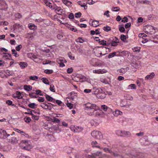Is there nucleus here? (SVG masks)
Returning <instances> with one entry per match:
<instances>
[{
  "instance_id": "obj_37",
  "label": "nucleus",
  "mask_w": 158,
  "mask_h": 158,
  "mask_svg": "<svg viewBox=\"0 0 158 158\" xmlns=\"http://www.w3.org/2000/svg\"><path fill=\"white\" fill-rule=\"evenodd\" d=\"M94 155L95 157V156H101L102 155V153L101 152H97L96 153H94Z\"/></svg>"
},
{
  "instance_id": "obj_35",
  "label": "nucleus",
  "mask_w": 158,
  "mask_h": 158,
  "mask_svg": "<svg viewBox=\"0 0 158 158\" xmlns=\"http://www.w3.org/2000/svg\"><path fill=\"white\" fill-rule=\"evenodd\" d=\"M49 89L51 91L54 92H55V89L54 88V86L53 85H50Z\"/></svg>"
},
{
  "instance_id": "obj_60",
  "label": "nucleus",
  "mask_w": 158,
  "mask_h": 158,
  "mask_svg": "<svg viewBox=\"0 0 158 158\" xmlns=\"http://www.w3.org/2000/svg\"><path fill=\"white\" fill-rule=\"evenodd\" d=\"M92 89H85L84 90V92L86 93H88L91 92Z\"/></svg>"
},
{
  "instance_id": "obj_11",
  "label": "nucleus",
  "mask_w": 158,
  "mask_h": 158,
  "mask_svg": "<svg viewBox=\"0 0 158 158\" xmlns=\"http://www.w3.org/2000/svg\"><path fill=\"white\" fill-rule=\"evenodd\" d=\"M101 89L100 88H94L92 89V91L94 94L97 95L99 93Z\"/></svg>"
},
{
  "instance_id": "obj_10",
  "label": "nucleus",
  "mask_w": 158,
  "mask_h": 158,
  "mask_svg": "<svg viewBox=\"0 0 158 158\" xmlns=\"http://www.w3.org/2000/svg\"><path fill=\"white\" fill-rule=\"evenodd\" d=\"M40 106L45 109H48L50 110L51 109V108L50 107V106H48V104L46 103H41V104L40 105Z\"/></svg>"
},
{
  "instance_id": "obj_13",
  "label": "nucleus",
  "mask_w": 158,
  "mask_h": 158,
  "mask_svg": "<svg viewBox=\"0 0 158 158\" xmlns=\"http://www.w3.org/2000/svg\"><path fill=\"white\" fill-rule=\"evenodd\" d=\"M46 98L47 100L50 102H51L55 103V100L53 99L52 97L48 95H46Z\"/></svg>"
},
{
  "instance_id": "obj_25",
  "label": "nucleus",
  "mask_w": 158,
  "mask_h": 158,
  "mask_svg": "<svg viewBox=\"0 0 158 158\" xmlns=\"http://www.w3.org/2000/svg\"><path fill=\"white\" fill-rule=\"evenodd\" d=\"M41 80L44 83V84L47 85L49 84V82L48 80L46 78H43L41 79Z\"/></svg>"
},
{
  "instance_id": "obj_45",
  "label": "nucleus",
  "mask_w": 158,
  "mask_h": 158,
  "mask_svg": "<svg viewBox=\"0 0 158 158\" xmlns=\"http://www.w3.org/2000/svg\"><path fill=\"white\" fill-rule=\"evenodd\" d=\"M119 31L121 32H123L125 31V29L123 27H119Z\"/></svg>"
},
{
  "instance_id": "obj_43",
  "label": "nucleus",
  "mask_w": 158,
  "mask_h": 158,
  "mask_svg": "<svg viewBox=\"0 0 158 158\" xmlns=\"http://www.w3.org/2000/svg\"><path fill=\"white\" fill-rule=\"evenodd\" d=\"M45 4L46 5V6H49V7L52 8V6L51 5L52 4L50 2H48L47 1H45Z\"/></svg>"
},
{
  "instance_id": "obj_6",
  "label": "nucleus",
  "mask_w": 158,
  "mask_h": 158,
  "mask_svg": "<svg viewBox=\"0 0 158 158\" xmlns=\"http://www.w3.org/2000/svg\"><path fill=\"white\" fill-rule=\"evenodd\" d=\"M129 69V68L128 67H127L126 68H121L120 69H118L117 72L119 73L120 75H123Z\"/></svg>"
},
{
  "instance_id": "obj_8",
  "label": "nucleus",
  "mask_w": 158,
  "mask_h": 158,
  "mask_svg": "<svg viewBox=\"0 0 158 158\" xmlns=\"http://www.w3.org/2000/svg\"><path fill=\"white\" fill-rule=\"evenodd\" d=\"M119 54H118L117 56H128L129 54H130L129 52L127 51H123L121 52H119Z\"/></svg>"
},
{
  "instance_id": "obj_9",
  "label": "nucleus",
  "mask_w": 158,
  "mask_h": 158,
  "mask_svg": "<svg viewBox=\"0 0 158 158\" xmlns=\"http://www.w3.org/2000/svg\"><path fill=\"white\" fill-rule=\"evenodd\" d=\"M43 23V25L44 26H48L49 24V21L48 19H42V20L40 19V22Z\"/></svg>"
},
{
  "instance_id": "obj_12",
  "label": "nucleus",
  "mask_w": 158,
  "mask_h": 158,
  "mask_svg": "<svg viewBox=\"0 0 158 158\" xmlns=\"http://www.w3.org/2000/svg\"><path fill=\"white\" fill-rule=\"evenodd\" d=\"M155 74L154 73H152L150 75H147L145 77V80H150L153 78L155 76Z\"/></svg>"
},
{
  "instance_id": "obj_19",
  "label": "nucleus",
  "mask_w": 158,
  "mask_h": 158,
  "mask_svg": "<svg viewBox=\"0 0 158 158\" xmlns=\"http://www.w3.org/2000/svg\"><path fill=\"white\" fill-rule=\"evenodd\" d=\"M19 64L21 68L23 69L24 68H25L27 67V63L25 62H20Z\"/></svg>"
},
{
  "instance_id": "obj_42",
  "label": "nucleus",
  "mask_w": 158,
  "mask_h": 158,
  "mask_svg": "<svg viewBox=\"0 0 158 158\" xmlns=\"http://www.w3.org/2000/svg\"><path fill=\"white\" fill-rule=\"evenodd\" d=\"M6 103L8 104L9 105H11L12 106H14V104H12V102L10 100H7L6 101Z\"/></svg>"
},
{
  "instance_id": "obj_22",
  "label": "nucleus",
  "mask_w": 158,
  "mask_h": 158,
  "mask_svg": "<svg viewBox=\"0 0 158 158\" xmlns=\"http://www.w3.org/2000/svg\"><path fill=\"white\" fill-rule=\"evenodd\" d=\"M32 115V118L35 120H38L39 119V116L37 114H31Z\"/></svg>"
},
{
  "instance_id": "obj_14",
  "label": "nucleus",
  "mask_w": 158,
  "mask_h": 158,
  "mask_svg": "<svg viewBox=\"0 0 158 158\" xmlns=\"http://www.w3.org/2000/svg\"><path fill=\"white\" fill-rule=\"evenodd\" d=\"M74 128L72 129L73 130L74 132H79L82 131L83 129L81 127L77 126L76 127H74Z\"/></svg>"
},
{
  "instance_id": "obj_3",
  "label": "nucleus",
  "mask_w": 158,
  "mask_h": 158,
  "mask_svg": "<svg viewBox=\"0 0 158 158\" xmlns=\"http://www.w3.org/2000/svg\"><path fill=\"white\" fill-rule=\"evenodd\" d=\"M97 107V106L95 104H92V105L91 106H90L89 107L88 109H87V110H89L90 112H90L89 114L90 115H92L93 114L94 112V110H96V109H98V107H97V108L96 109L95 108Z\"/></svg>"
},
{
  "instance_id": "obj_54",
  "label": "nucleus",
  "mask_w": 158,
  "mask_h": 158,
  "mask_svg": "<svg viewBox=\"0 0 158 158\" xmlns=\"http://www.w3.org/2000/svg\"><path fill=\"white\" fill-rule=\"evenodd\" d=\"M22 48V46L20 44L18 45L16 47V49L17 51L20 50V49Z\"/></svg>"
},
{
  "instance_id": "obj_41",
  "label": "nucleus",
  "mask_w": 158,
  "mask_h": 158,
  "mask_svg": "<svg viewBox=\"0 0 158 158\" xmlns=\"http://www.w3.org/2000/svg\"><path fill=\"white\" fill-rule=\"evenodd\" d=\"M126 36L125 35H121L120 39L122 41H124L125 40H126Z\"/></svg>"
},
{
  "instance_id": "obj_46",
  "label": "nucleus",
  "mask_w": 158,
  "mask_h": 158,
  "mask_svg": "<svg viewBox=\"0 0 158 158\" xmlns=\"http://www.w3.org/2000/svg\"><path fill=\"white\" fill-rule=\"evenodd\" d=\"M69 18L71 19H73L74 18L73 14L72 13H71L69 15Z\"/></svg>"
},
{
  "instance_id": "obj_51",
  "label": "nucleus",
  "mask_w": 158,
  "mask_h": 158,
  "mask_svg": "<svg viewBox=\"0 0 158 158\" xmlns=\"http://www.w3.org/2000/svg\"><path fill=\"white\" fill-rule=\"evenodd\" d=\"M114 40V39H112L110 38L107 39L106 40V42L107 43H110L111 44L112 43L113 40Z\"/></svg>"
},
{
  "instance_id": "obj_36",
  "label": "nucleus",
  "mask_w": 158,
  "mask_h": 158,
  "mask_svg": "<svg viewBox=\"0 0 158 158\" xmlns=\"http://www.w3.org/2000/svg\"><path fill=\"white\" fill-rule=\"evenodd\" d=\"M92 105V104L89 103H88L86 104H85V110H87V109H88L89 107L90 106H91Z\"/></svg>"
},
{
  "instance_id": "obj_55",
  "label": "nucleus",
  "mask_w": 158,
  "mask_h": 158,
  "mask_svg": "<svg viewBox=\"0 0 158 158\" xmlns=\"http://www.w3.org/2000/svg\"><path fill=\"white\" fill-rule=\"evenodd\" d=\"M15 17L16 18L20 19L22 17V15L19 13H17L15 15Z\"/></svg>"
},
{
  "instance_id": "obj_44",
  "label": "nucleus",
  "mask_w": 158,
  "mask_h": 158,
  "mask_svg": "<svg viewBox=\"0 0 158 158\" xmlns=\"http://www.w3.org/2000/svg\"><path fill=\"white\" fill-rule=\"evenodd\" d=\"M16 131L18 132V133H23L24 134L23 135L25 136H26L27 137V136H28V135L27 134H26V133H25L23 131H20V130H19V129H16Z\"/></svg>"
},
{
  "instance_id": "obj_1",
  "label": "nucleus",
  "mask_w": 158,
  "mask_h": 158,
  "mask_svg": "<svg viewBox=\"0 0 158 158\" xmlns=\"http://www.w3.org/2000/svg\"><path fill=\"white\" fill-rule=\"evenodd\" d=\"M92 136L95 138L100 139L102 138V135L100 132L94 130L91 133Z\"/></svg>"
},
{
  "instance_id": "obj_40",
  "label": "nucleus",
  "mask_w": 158,
  "mask_h": 158,
  "mask_svg": "<svg viewBox=\"0 0 158 158\" xmlns=\"http://www.w3.org/2000/svg\"><path fill=\"white\" fill-rule=\"evenodd\" d=\"M12 54H14V56L15 57H17L18 56V55L17 54V53L15 49H12Z\"/></svg>"
},
{
  "instance_id": "obj_34",
  "label": "nucleus",
  "mask_w": 158,
  "mask_h": 158,
  "mask_svg": "<svg viewBox=\"0 0 158 158\" xmlns=\"http://www.w3.org/2000/svg\"><path fill=\"white\" fill-rule=\"evenodd\" d=\"M62 10V9H61L60 7H57L55 9V11L57 13H60V11Z\"/></svg>"
},
{
  "instance_id": "obj_28",
  "label": "nucleus",
  "mask_w": 158,
  "mask_h": 158,
  "mask_svg": "<svg viewBox=\"0 0 158 158\" xmlns=\"http://www.w3.org/2000/svg\"><path fill=\"white\" fill-rule=\"evenodd\" d=\"M98 144L97 142L96 141H93L91 143V144L93 147H95L97 148H99L100 147L99 146L96 145V144Z\"/></svg>"
},
{
  "instance_id": "obj_53",
  "label": "nucleus",
  "mask_w": 158,
  "mask_h": 158,
  "mask_svg": "<svg viewBox=\"0 0 158 158\" xmlns=\"http://www.w3.org/2000/svg\"><path fill=\"white\" fill-rule=\"evenodd\" d=\"M25 121L26 123H29L31 120V119L29 117H26L25 118Z\"/></svg>"
},
{
  "instance_id": "obj_59",
  "label": "nucleus",
  "mask_w": 158,
  "mask_h": 158,
  "mask_svg": "<svg viewBox=\"0 0 158 158\" xmlns=\"http://www.w3.org/2000/svg\"><path fill=\"white\" fill-rule=\"evenodd\" d=\"M51 61L49 60H46L42 62V64H47L51 62Z\"/></svg>"
},
{
  "instance_id": "obj_20",
  "label": "nucleus",
  "mask_w": 158,
  "mask_h": 158,
  "mask_svg": "<svg viewBox=\"0 0 158 158\" xmlns=\"http://www.w3.org/2000/svg\"><path fill=\"white\" fill-rule=\"evenodd\" d=\"M32 89V87L31 85H25L24 86V89L27 91L31 90Z\"/></svg>"
},
{
  "instance_id": "obj_18",
  "label": "nucleus",
  "mask_w": 158,
  "mask_h": 158,
  "mask_svg": "<svg viewBox=\"0 0 158 158\" xmlns=\"http://www.w3.org/2000/svg\"><path fill=\"white\" fill-rule=\"evenodd\" d=\"M99 29H98L95 30V31L94 30H91L90 31V33L91 35H94V34H99L100 32H99Z\"/></svg>"
},
{
  "instance_id": "obj_56",
  "label": "nucleus",
  "mask_w": 158,
  "mask_h": 158,
  "mask_svg": "<svg viewBox=\"0 0 158 158\" xmlns=\"http://www.w3.org/2000/svg\"><path fill=\"white\" fill-rule=\"evenodd\" d=\"M131 26V23H127L125 25V27L126 28H127L130 27Z\"/></svg>"
},
{
  "instance_id": "obj_32",
  "label": "nucleus",
  "mask_w": 158,
  "mask_h": 158,
  "mask_svg": "<svg viewBox=\"0 0 158 158\" xmlns=\"http://www.w3.org/2000/svg\"><path fill=\"white\" fill-rule=\"evenodd\" d=\"M101 108L104 111H106L108 109H109L108 107H107L105 105H102L101 106Z\"/></svg>"
},
{
  "instance_id": "obj_31",
  "label": "nucleus",
  "mask_w": 158,
  "mask_h": 158,
  "mask_svg": "<svg viewBox=\"0 0 158 158\" xmlns=\"http://www.w3.org/2000/svg\"><path fill=\"white\" fill-rule=\"evenodd\" d=\"M38 78V77L36 76H31L29 77V79L30 80H36Z\"/></svg>"
},
{
  "instance_id": "obj_26",
  "label": "nucleus",
  "mask_w": 158,
  "mask_h": 158,
  "mask_svg": "<svg viewBox=\"0 0 158 158\" xmlns=\"http://www.w3.org/2000/svg\"><path fill=\"white\" fill-rule=\"evenodd\" d=\"M97 47L99 48H101V50L102 52L103 53H104V54L105 53H106V47H99V46H98V47Z\"/></svg>"
},
{
  "instance_id": "obj_16",
  "label": "nucleus",
  "mask_w": 158,
  "mask_h": 158,
  "mask_svg": "<svg viewBox=\"0 0 158 158\" xmlns=\"http://www.w3.org/2000/svg\"><path fill=\"white\" fill-rule=\"evenodd\" d=\"M99 23L98 21L96 20H94L92 21V25L94 27H97L99 26Z\"/></svg>"
},
{
  "instance_id": "obj_29",
  "label": "nucleus",
  "mask_w": 158,
  "mask_h": 158,
  "mask_svg": "<svg viewBox=\"0 0 158 158\" xmlns=\"http://www.w3.org/2000/svg\"><path fill=\"white\" fill-rule=\"evenodd\" d=\"M116 53L117 52H113L112 53H110L108 55V58H110L114 56H115L116 55Z\"/></svg>"
},
{
  "instance_id": "obj_23",
  "label": "nucleus",
  "mask_w": 158,
  "mask_h": 158,
  "mask_svg": "<svg viewBox=\"0 0 158 158\" xmlns=\"http://www.w3.org/2000/svg\"><path fill=\"white\" fill-rule=\"evenodd\" d=\"M96 40L97 41H98L99 43L100 44H102L104 46H105V44L106 43V41L105 40H102L101 41H100V39H99L98 40Z\"/></svg>"
},
{
  "instance_id": "obj_33",
  "label": "nucleus",
  "mask_w": 158,
  "mask_h": 158,
  "mask_svg": "<svg viewBox=\"0 0 158 158\" xmlns=\"http://www.w3.org/2000/svg\"><path fill=\"white\" fill-rule=\"evenodd\" d=\"M128 88H130L131 89H136V85L135 84H131L128 86Z\"/></svg>"
},
{
  "instance_id": "obj_50",
  "label": "nucleus",
  "mask_w": 158,
  "mask_h": 158,
  "mask_svg": "<svg viewBox=\"0 0 158 158\" xmlns=\"http://www.w3.org/2000/svg\"><path fill=\"white\" fill-rule=\"evenodd\" d=\"M35 105L34 103H32L28 104V106L30 108H34Z\"/></svg>"
},
{
  "instance_id": "obj_30",
  "label": "nucleus",
  "mask_w": 158,
  "mask_h": 158,
  "mask_svg": "<svg viewBox=\"0 0 158 158\" xmlns=\"http://www.w3.org/2000/svg\"><path fill=\"white\" fill-rule=\"evenodd\" d=\"M44 72L46 73L51 74L53 72V71L52 70L45 69Z\"/></svg>"
},
{
  "instance_id": "obj_7",
  "label": "nucleus",
  "mask_w": 158,
  "mask_h": 158,
  "mask_svg": "<svg viewBox=\"0 0 158 158\" xmlns=\"http://www.w3.org/2000/svg\"><path fill=\"white\" fill-rule=\"evenodd\" d=\"M9 141L12 143H16L18 142V139L16 136H14L12 137L9 139Z\"/></svg>"
},
{
  "instance_id": "obj_58",
  "label": "nucleus",
  "mask_w": 158,
  "mask_h": 158,
  "mask_svg": "<svg viewBox=\"0 0 158 158\" xmlns=\"http://www.w3.org/2000/svg\"><path fill=\"white\" fill-rule=\"evenodd\" d=\"M111 51V49L110 48H108L106 47V53H105L103 54V55H105L107 53L110 52Z\"/></svg>"
},
{
  "instance_id": "obj_38",
  "label": "nucleus",
  "mask_w": 158,
  "mask_h": 158,
  "mask_svg": "<svg viewBox=\"0 0 158 158\" xmlns=\"http://www.w3.org/2000/svg\"><path fill=\"white\" fill-rule=\"evenodd\" d=\"M104 29H103L105 31H108L111 30V28L109 26L104 27Z\"/></svg>"
},
{
  "instance_id": "obj_49",
  "label": "nucleus",
  "mask_w": 158,
  "mask_h": 158,
  "mask_svg": "<svg viewBox=\"0 0 158 158\" xmlns=\"http://www.w3.org/2000/svg\"><path fill=\"white\" fill-rule=\"evenodd\" d=\"M128 19L127 18L125 17L122 20L121 22L123 23H126L128 22Z\"/></svg>"
},
{
  "instance_id": "obj_64",
  "label": "nucleus",
  "mask_w": 158,
  "mask_h": 158,
  "mask_svg": "<svg viewBox=\"0 0 158 158\" xmlns=\"http://www.w3.org/2000/svg\"><path fill=\"white\" fill-rule=\"evenodd\" d=\"M87 158H95L94 154H92V155H88L87 156Z\"/></svg>"
},
{
  "instance_id": "obj_24",
  "label": "nucleus",
  "mask_w": 158,
  "mask_h": 158,
  "mask_svg": "<svg viewBox=\"0 0 158 158\" xmlns=\"http://www.w3.org/2000/svg\"><path fill=\"white\" fill-rule=\"evenodd\" d=\"M16 96L15 97L19 99H21L23 97L22 96H21V93L19 91H16Z\"/></svg>"
},
{
  "instance_id": "obj_52",
  "label": "nucleus",
  "mask_w": 158,
  "mask_h": 158,
  "mask_svg": "<svg viewBox=\"0 0 158 158\" xmlns=\"http://www.w3.org/2000/svg\"><path fill=\"white\" fill-rule=\"evenodd\" d=\"M66 105L67 106L69 107L70 109L72 108L73 107V105L71 103H68Z\"/></svg>"
},
{
  "instance_id": "obj_47",
  "label": "nucleus",
  "mask_w": 158,
  "mask_h": 158,
  "mask_svg": "<svg viewBox=\"0 0 158 158\" xmlns=\"http://www.w3.org/2000/svg\"><path fill=\"white\" fill-rule=\"evenodd\" d=\"M117 42L116 41V42H115L114 40H113L112 43L111 44V46H116L117 45Z\"/></svg>"
},
{
  "instance_id": "obj_17",
  "label": "nucleus",
  "mask_w": 158,
  "mask_h": 158,
  "mask_svg": "<svg viewBox=\"0 0 158 158\" xmlns=\"http://www.w3.org/2000/svg\"><path fill=\"white\" fill-rule=\"evenodd\" d=\"M27 143V144L25 146H24L23 148L27 150H30L32 148V146L28 143Z\"/></svg>"
},
{
  "instance_id": "obj_61",
  "label": "nucleus",
  "mask_w": 158,
  "mask_h": 158,
  "mask_svg": "<svg viewBox=\"0 0 158 158\" xmlns=\"http://www.w3.org/2000/svg\"><path fill=\"white\" fill-rule=\"evenodd\" d=\"M57 37L59 40H62L63 37V36L62 35L58 34L57 35Z\"/></svg>"
},
{
  "instance_id": "obj_27",
  "label": "nucleus",
  "mask_w": 158,
  "mask_h": 158,
  "mask_svg": "<svg viewBox=\"0 0 158 158\" xmlns=\"http://www.w3.org/2000/svg\"><path fill=\"white\" fill-rule=\"evenodd\" d=\"M51 121L53 122L56 123H59L60 122L59 119L55 117H54L53 119H51Z\"/></svg>"
},
{
  "instance_id": "obj_5",
  "label": "nucleus",
  "mask_w": 158,
  "mask_h": 158,
  "mask_svg": "<svg viewBox=\"0 0 158 158\" xmlns=\"http://www.w3.org/2000/svg\"><path fill=\"white\" fill-rule=\"evenodd\" d=\"M10 135L8 134L6 131L2 130L0 131V138L3 139L6 138Z\"/></svg>"
},
{
  "instance_id": "obj_57",
  "label": "nucleus",
  "mask_w": 158,
  "mask_h": 158,
  "mask_svg": "<svg viewBox=\"0 0 158 158\" xmlns=\"http://www.w3.org/2000/svg\"><path fill=\"white\" fill-rule=\"evenodd\" d=\"M73 69L72 68H68L67 69V72L69 73H71L73 71Z\"/></svg>"
},
{
  "instance_id": "obj_62",
  "label": "nucleus",
  "mask_w": 158,
  "mask_h": 158,
  "mask_svg": "<svg viewBox=\"0 0 158 158\" xmlns=\"http://www.w3.org/2000/svg\"><path fill=\"white\" fill-rule=\"evenodd\" d=\"M62 1L63 2V3L66 5L67 4L68 2L70 3H71V2L70 1H68L67 0H62Z\"/></svg>"
},
{
  "instance_id": "obj_63",
  "label": "nucleus",
  "mask_w": 158,
  "mask_h": 158,
  "mask_svg": "<svg viewBox=\"0 0 158 158\" xmlns=\"http://www.w3.org/2000/svg\"><path fill=\"white\" fill-rule=\"evenodd\" d=\"M124 79V77L122 76H119L118 78V80L119 81L123 80Z\"/></svg>"
},
{
  "instance_id": "obj_2",
  "label": "nucleus",
  "mask_w": 158,
  "mask_h": 158,
  "mask_svg": "<svg viewBox=\"0 0 158 158\" xmlns=\"http://www.w3.org/2000/svg\"><path fill=\"white\" fill-rule=\"evenodd\" d=\"M116 134L118 135H120L121 137H128L131 135V133L129 131H118Z\"/></svg>"
},
{
  "instance_id": "obj_48",
  "label": "nucleus",
  "mask_w": 158,
  "mask_h": 158,
  "mask_svg": "<svg viewBox=\"0 0 158 158\" xmlns=\"http://www.w3.org/2000/svg\"><path fill=\"white\" fill-rule=\"evenodd\" d=\"M56 103L59 105L62 106V104L64 105V104L60 100H57L56 101Z\"/></svg>"
},
{
  "instance_id": "obj_15",
  "label": "nucleus",
  "mask_w": 158,
  "mask_h": 158,
  "mask_svg": "<svg viewBox=\"0 0 158 158\" xmlns=\"http://www.w3.org/2000/svg\"><path fill=\"white\" fill-rule=\"evenodd\" d=\"M36 94H36L34 93H29V95L31 98H37V94H40V90H38L36 91Z\"/></svg>"
},
{
  "instance_id": "obj_21",
  "label": "nucleus",
  "mask_w": 158,
  "mask_h": 158,
  "mask_svg": "<svg viewBox=\"0 0 158 158\" xmlns=\"http://www.w3.org/2000/svg\"><path fill=\"white\" fill-rule=\"evenodd\" d=\"M29 28L31 30H35L37 28L36 27L34 24L30 23L28 25Z\"/></svg>"
},
{
  "instance_id": "obj_39",
  "label": "nucleus",
  "mask_w": 158,
  "mask_h": 158,
  "mask_svg": "<svg viewBox=\"0 0 158 158\" xmlns=\"http://www.w3.org/2000/svg\"><path fill=\"white\" fill-rule=\"evenodd\" d=\"M81 14L80 12H79L77 13H75V17L76 18H80L81 17Z\"/></svg>"
},
{
  "instance_id": "obj_4",
  "label": "nucleus",
  "mask_w": 158,
  "mask_h": 158,
  "mask_svg": "<svg viewBox=\"0 0 158 158\" xmlns=\"http://www.w3.org/2000/svg\"><path fill=\"white\" fill-rule=\"evenodd\" d=\"M106 94L105 92L103 91L102 89H101L99 93L98 94L97 97L98 98L103 99L106 97Z\"/></svg>"
}]
</instances>
